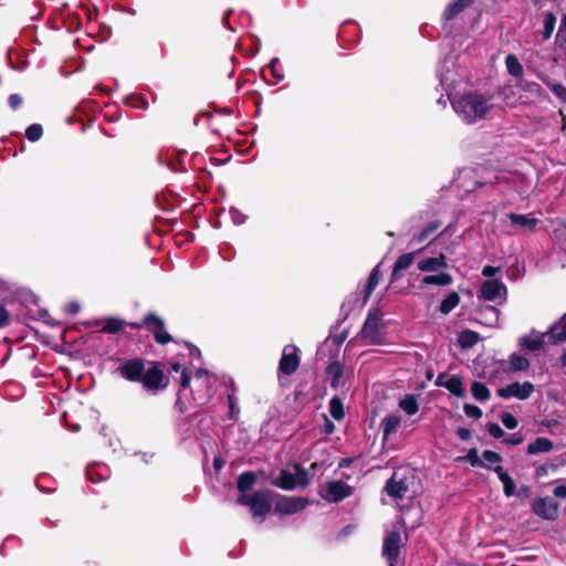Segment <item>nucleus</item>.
Listing matches in <instances>:
<instances>
[{
  "label": "nucleus",
  "mask_w": 566,
  "mask_h": 566,
  "mask_svg": "<svg viewBox=\"0 0 566 566\" xmlns=\"http://www.w3.org/2000/svg\"><path fill=\"white\" fill-rule=\"evenodd\" d=\"M452 62L444 61L438 69V77L442 88L448 93L454 112L468 124L475 123L486 115L490 109L489 99L479 93H464L459 96L451 97L450 90L455 82L450 70Z\"/></svg>",
  "instance_id": "1"
},
{
  "label": "nucleus",
  "mask_w": 566,
  "mask_h": 566,
  "mask_svg": "<svg viewBox=\"0 0 566 566\" xmlns=\"http://www.w3.org/2000/svg\"><path fill=\"white\" fill-rule=\"evenodd\" d=\"M213 384V376L206 369H198L193 377L189 376L188 370H184L175 409L180 413H185L193 406H205L214 394Z\"/></svg>",
  "instance_id": "2"
},
{
  "label": "nucleus",
  "mask_w": 566,
  "mask_h": 566,
  "mask_svg": "<svg viewBox=\"0 0 566 566\" xmlns=\"http://www.w3.org/2000/svg\"><path fill=\"white\" fill-rule=\"evenodd\" d=\"M237 502L249 507L252 516L262 522L271 511V491L259 490L251 494H240Z\"/></svg>",
  "instance_id": "3"
},
{
  "label": "nucleus",
  "mask_w": 566,
  "mask_h": 566,
  "mask_svg": "<svg viewBox=\"0 0 566 566\" xmlns=\"http://www.w3.org/2000/svg\"><path fill=\"white\" fill-rule=\"evenodd\" d=\"M478 298L501 305L507 298L506 285L500 279H488L481 284Z\"/></svg>",
  "instance_id": "4"
},
{
  "label": "nucleus",
  "mask_w": 566,
  "mask_h": 566,
  "mask_svg": "<svg viewBox=\"0 0 566 566\" xmlns=\"http://www.w3.org/2000/svg\"><path fill=\"white\" fill-rule=\"evenodd\" d=\"M382 317L379 311H370L360 331V335L368 344L379 345L384 336L381 332Z\"/></svg>",
  "instance_id": "5"
},
{
  "label": "nucleus",
  "mask_w": 566,
  "mask_h": 566,
  "mask_svg": "<svg viewBox=\"0 0 566 566\" xmlns=\"http://www.w3.org/2000/svg\"><path fill=\"white\" fill-rule=\"evenodd\" d=\"M352 493L353 488L342 480L328 481L319 491L322 499L331 503H338L350 496Z\"/></svg>",
  "instance_id": "6"
},
{
  "label": "nucleus",
  "mask_w": 566,
  "mask_h": 566,
  "mask_svg": "<svg viewBox=\"0 0 566 566\" xmlns=\"http://www.w3.org/2000/svg\"><path fill=\"white\" fill-rule=\"evenodd\" d=\"M133 326L136 328L144 326L154 335L156 342L159 344L165 345L172 340L171 336L165 328L164 321L153 313L145 315L143 323H136Z\"/></svg>",
  "instance_id": "7"
},
{
  "label": "nucleus",
  "mask_w": 566,
  "mask_h": 566,
  "mask_svg": "<svg viewBox=\"0 0 566 566\" xmlns=\"http://www.w3.org/2000/svg\"><path fill=\"white\" fill-rule=\"evenodd\" d=\"M412 479L413 476H408L405 473L396 471L387 481L385 491L394 500H402L409 490Z\"/></svg>",
  "instance_id": "8"
},
{
  "label": "nucleus",
  "mask_w": 566,
  "mask_h": 566,
  "mask_svg": "<svg viewBox=\"0 0 566 566\" xmlns=\"http://www.w3.org/2000/svg\"><path fill=\"white\" fill-rule=\"evenodd\" d=\"M534 389V385L531 381H515L499 388L496 395L503 399L516 398L518 400H525L532 396Z\"/></svg>",
  "instance_id": "9"
},
{
  "label": "nucleus",
  "mask_w": 566,
  "mask_h": 566,
  "mask_svg": "<svg viewBox=\"0 0 566 566\" xmlns=\"http://www.w3.org/2000/svg\"><path fill=\"white\" fill-rule=\"evenodd\" d=\"M533 512L546 521H555L558 517L559 504L552 497H537L532 502Z\"/></svg>",
  "instance_id": "10"
},
{
  "label": "nucleus",
  "mask_w": 566,
  "mask_h": 566,
  "mask_svg": "<svg viewBox=\"0 0 566 566\" xmlns=\"http://www.w3.org/2000/svg\"><path fill=\"white\" fill-rule=\"evenodd\" d=\"M401 536L398 531L389 532L382 544V555L387 558L389 566H395L400 553Z\"/></svg>",
  "instance_id": "11"
},
{
  "label": "nucleus",
  "mask_w": 566,
  "mask_h": 566,
  "mask_svg": "<svg viewBox=\"0 0 566 566\" xmlns=\"http://www.w3.org/2000/svg\"><path fill=\"white\" fill-rule=\"evenodd\" d=\"M297 347L294 345H286L283 348L282 357L279 364V370L285 375H292L300 365V357L297 355Z\"/></svg>",
  "instance_id": "12"
},
{
  "label": "nucleus",
  "mask_w": 566,
  "mask_h": 566,
  "mask_svg": "<svg viewBox=\"0 0 566 566\" xmlns=\"http://www.w3.org/2000/svg\"><path fill=\"white\" fill-rule=\"evenodd\" d=\"M306 505V499L295 496H282L275 503V511L283 515H292L304 510Z\"/></svg>",
  "instance_id": "13"
},
{
  "label": "nucleus",
  "mask_w": 566,
  "mask_h": 566,
  "mask_svg": "<svg viewBox=\"0 0 566 566\" xmlns=\"http://www.w3.org/2000/svg\"><path fill=\"white\" fill-rule=\"evenodd\" d=\"M144 370V361L138 358L126 360L118 367L120 376L129 381H140Z\"/></svg>",
  "instance_id": "14"
},
{
  "label": "nucleus",
  "mask_w": 566,
  "mask_h": 566,
  "mask_svg": "<svg viewBox=\"0 0 566 566\" xmlns=\"http://www.w3.org/2000/svg\"><path fill=\"white\" fill-rule=\"evenodd\" d=\"M436 385L448 389L452 395L457 397H464L465 389L462 384L461 377L457 375L440 374L436 379Z\"/></svg>",
  "instance_id": "15"
},
{
  "label": "nucleus",
  "mask_w": 566,
  "mask_h": 566,
  "mask_svg": "<svg viewBox=\"0 0 566 566\" xmlns=\"http://www.w3.org/2000/svg\"><path fill=\"white\" fill-rule=\"evenodd\" d=\"M140 382H143L145 388L150 390L164 389L167 386L165 376L158 367L145 369Z\"/></svg>",
  "instance_id": "16"
},
{
  "label": "nucleus",
  "mask_w": 566,
  "mask_h": 566,
  "mask_svg": "<svg viewBox=\"0 0 566 566\" xmlns=\"http://www.w3.org/2000/svg\"><path fill=\"white\" fill-rule=\"evenodd\" d=\"M512 227L520 232H531L538 224L539 220L532 214H522L511 212L507 214Z\"/></svg>",
  "instance_id": "17"
},
{
  "label": "nucleus",
  "mask_w": 566,
  "mask_h": 566,
  "mask_svg": "<svg viewBox=\"0 0 566 566\" xmlns=\"http://www.w3.org/2000/svg\"><path fill=\"white\" fill-rule=\"evenodd\" d=\"M545 338L548 339V331L544 334L532 331L530 334L520 338L518 344L528 350H538L545 344Z\"/></svg>",
  "instance_id": "18"
},
{
  "label": "nucleus",
  "mask_w": 566,
  "mask_h": 566,
  "mask_svg": "<svg viewBox=\"0 0 566 566\" xmlns=\"http://www.w3.org/2000/svg\"><path fill=\"white\" fill-rule=\"evenodd\" d=\"M418 253L419 251H413L398 256L392 269L391 281H397L402 277V272L410 268Z\"/></svg>",
  "instance_id": "19"
},
{
  "label": "nucleus",
  "mask_w": 566,
  "mask_h": 566,
  "mask_svg": "<svg viewBox=\"0 0 566 566\" xmlns=\"http://www.w3.org/2000/svg\"><path fill=\"white\" fill-rule=\"evenodd\" d=\"M548 342L552 344L566 342V314L549 328Z\"/></svg>",
  "instance_id": "20"
},
{
  "label": "nucleus",
  "mask_w": 566,
  "mask_h": 566,
  "mask_svg": "<svg viewBox=\"0 0 566 566\" xmlns=\"http://www.w3.org/2000/svg\"><path fill=\"white\" fill-rule=\"evenodd\" d=\"M493 471L496 473L499 480L503 484V493L505 496H513L516 492V485L514 480L509 475L506 471L501 465H496L493 468Z\"/></svg>",
  "instance_id": "21"
},
{
  "label": "nucleus",
  "mask_w": 566,
  "mask_h": 566,
  "mask_svg": "<svg viewBox=\"0 0 566 566\" xmlns=\"http://www.w3.org/2000/svg\"><path fill=\"white\" fill-rule=\"evenodd\" d=\"M86 476L93 483L104 481L109 476V469L102 463L90 464L86 468Z\"/></svg>",
  "instance_id": "22"
},
{
  "label": "nucleus",
  "mask_w": 566,
  "mask_h": 566,
  "mask_svg": "<svg viewBox=\"0 0 566 566\" xmlns=\"http://www.w3.org/2000/svg\"><path fill=\"white\" fill-rule=\"evenodd\" d=\"M271 483L282 490H294L297 486L298 481L293 473L283 470L279 476L272 480Z\"/></svg>",
  "instance_id": "23"
},
{
  "label": "nucleus",
  "mask_w": 566,
  "mask_h": 566,
  "mask_svg": "<svg viewBox=\"0 0 566 566\" xmlns=\"http://www.w3.org/2000/svg\"><path fill=\"white\" fill-rule=\"evenodd\" d=\"M343 374L344 365L340 361H333L326 368V376L333 388H337L342 385Z\"/></svg>",
  "instance_id": "24"
},
{
  "label": "nucleus",
  "mask_w": 566,
  "mask_h": 566,
  "mask_svg": "<svg viewBox=\"0 0 566 566\" xmlns=\"http://www.w3.org/2000/svg\"><path fill=\"white\" fill-rule=\"evenodd\" d=\"M447 266L443 255L436 258H427L418 262V269L422 272H437Z\"/></svg>",
  "instance_id": "25"
},
{
  "label": "nucleus",
  "mask_w": 566,
  "mask_h": 566,
  "mask_svg": "<svg viewBox=\"0 0 566 566\" xmlns=\"http://www.w3.org/2000/svg\"><path fill=\"white\" fill-rule=\"evenodd\" d=\"M507 364V370L512 373L526 371L531 366L530 360L525 356L516 353L509 356Z\"/></svg>",
  "instance_id": "26"
},
{
  "label": "nucleus",
  "mask_w": 566,
  "mask_h": 566,
  "mask_svg": "<svg viewBox=\"0 0 566 566\" xmlns=\"http://www.w3.org/2000/svg\"><path fill=\"white\" fill-rule=\"evenodd\" d=\"M554 448L553 442L548 438L539 437L527 446L528 454L547 453Z\"/></svg>",
  "instance_id": "27"
},
{
  "label": "nucleus",
  "mask_w": 566,
  "mask_h": 566,
  "mask_svg": "<svg viewBox=\"0 0 566 566\" xmlns=\"http://www.w3.org/2000/svg\"><path fill=\"white\" fill-rule=\"evenodd\" d=\"M196 416L197 413H191L189 416H181L177 418L175 428L178 434H180L182 438H187L191 434L192 421Z\"/></svg>",
  "instance_id": "28"
},
{
  "label": "nucleus",
  "mask_w": 566,
  "mask_h": 566,
  "mask_svg": "<svg viewBox=\"0 0 566 566\" xmlns=\"http://www.w3.org/2000/svg\"><path fill=\"white\" fill-rule=\"evenodd\" d=\"M474 0H455L452 3H450L444 12L443 18L446 20H452L455 18L460 12H462L465 8L471 6Z\"/></svg>",
  "instance_id": "29"
},
{
  "label": "nucleus",
  "mask_w": 566,
  "mask_h": 566,
  "mask_svg": "<svg viewBox=\"0 0 566 566\" xmlns=\"http://www.w3.org/2000/svg\"><path fill=\"white\" fill-rule=\"evenodd\" d=\"M256 482V474L252 471L241 473L237 480V488L241 494H248L247 492L252 489Z\"/></svg>",
  "instance_id": "30"
},
{
  "label": "nucleus",
  "mask_w": 566,
  "mask_h": 566,
  "mask_svg": "<svg viewBox=\"0 0 566 566\" xmlns=\"http://www.w3.org/2000/svg\"><path fill=\"white\" fill-rule=\"evenodd\" d=\"M401 423V418L398 415L391 413L387 415L380 423L382 429L384 438L387 439L391 433H394L399 424Z\"/></svg>",
  "instance_id": "31"
},
{
  "label": "nucleus",
  "mask_w": 566,
  "mask_h": 566,
  "mask_svg": "<svg viewBox=\"0 0 566 566\" xmlns=\"http://www.w3.org/2000/svg\"><path fill=\"white\" fill-rule=\"evenodd\" d=\"M452 283V276L449 273L442 272L433 275H426L422 277V284L429 285H440L448 286Z\"/></svg>",
  "instance_id": "32"
},
{
  "label": "nucleus",
  "mask_w": 566,
  "mask_h": 566,
  "mask_svg": "<svg viewBox=\"0 0 566 566\" xmlns=\"http://www.w3.org/2000/svg\"><path fill=\"white\" fill-rule=\"evenodd\" d=\"M460 303V296L457 292H451L442 300L439 306L441 314L447 315L453 311Z\"/></svg>",
  "instance_id": "33"
},
{
  "label": "nucleus",
  "mask_w": 566,
  "mask_h": 566,
  "mask_svg": "<svg viewBox=\"0 0 566 566\" xmlns=\"http://www.w3.org/2000/svg\"><path fill=\"white\" fill-rule=\"evenodd\" d=\"M399 408L403 410L408 416H413L419 410V405L416 396L407 395L399 401Z\"/></svg>",
  "instance_id": "34"
},
{
  "label": "nucleus",
  "mask_w": 566,
  "mask_h": 566,
  "mask_svg": "<svg viewBox=\"0 0 566 566\" xmlns=\"http://www.w3.org/2000/svg\"><path fill=\"white\" fill-rule=\"evenodd\" d=\"M505 65L507 72L514 77H521L523 75V66L518 59L514 54H509L505 59Z\"/></svg>",
  "instance_id": "35"
},
{
  "label": "nucleus",
  "mask_w": 566,
  "mask_h": 566,
  "mask_svg": "<svg viewBox=\"0 0 566 566\" xmlns=\"http://www.w3.org/2000/svg\"><path fill=\"white\" fill-rule=\"evenodd\" d=\"M472 396L479 401H488L490 399L489 388L479 381H474L471 386Z\"/></svg>",
  "instance_id": "36"
},
{
  "label": "nucleus",
  "mask_w": 566,
  "mask_h": 566,
  "mask_svg": "<svg viewBox=\"0 0 566 566\" xmlns=\"http://www.w3.org/2000/svg\"><path fill=\"white\" fill-rule=\"evenodd\" d=\"M379 280H380V270H379V265H376L373 269V271L368 277L366 287H365V300H367L370 296V294L373 293V291L379 283Z\"/></svg>",
  "instance_id": "37"
},
{
  "label": "nucleus",
  "mask_w": 566,
  "mask_h": 566,
  "mask_svg": "<svg viewBox=\"0 0 566 566\" xmlns=\"http://www.w3.org/2000/svg\"><path fill=\"white\" fill-rule=\"evenodd\" d=\"M329 413L335 420H342L345 417L343 401L338 397L329 400Z\"/></svg>",
  "instance_id": "38"
},
{
  "label": "nucleus",
  "mask_w": 566,
  "mask_h": 566,
  "mask_svg": "<svg viewBox=\"0 0 566 566\" xmlns=\"http://www.w3.org/2000/svg\"><path fill=\"white\" fill-rule=\"evenodd\" d=\"M482 461L484 462L483 468L492 470L494 467L500 465V463L502 462V457L492 450H484L482 453Z\"/></svg>",
  "instance_id": "39"
},
{
  "label": "nucleus",
  "mask_w": 566,
  "mask_h": 566,
  "mask_svg": "<svg viewBox=\"0 0 566 566\" xmlns=\"http://www.w3.org/2000/svg\"><path fill=\"white\" fill-rule=\"evenodd\" d=\"M440 228V223L437 221L430 222L422 231L413 237V241L417 243L424 242L430 235H432Z\"/></svg>",
  "instance_id": "40"
},
{
  "label": "nucleus",
  "mask_w": 566,
  "mask_h": 566,
  "mask_svg": "<svg viewBox=\"0 0 566 566\" xmlns=\"http://www.w3.org/2000/svg\"><path fill=\"white\" fill-rule=\"evenodd\" d=\"M479 342V334L472 331H463L459 336V343L462 347H471Z\"/></svg>",
  "instance_id": "41"
},
{
  "label": "nucleus",
  "mask_w": 566,
  "mask_h": 566,
  "mask_svg": "<svg viewBox=\"0 0 566 566\" xmlns=\"http://www.w3.org/2000/svg\"><path fill=\"white\" fill-rule=\"evenodd\" d=\"M459 462H469L472 467H484V462L479 458L476 449H470L463 457L457 459Z\"/></svg>",
  "instance_id": "42"
},
{
  "label": "nucleus",
  "mask_w": 566,
  "mask_h": 566,
  "mask_svg": "<svg viewBox=\"0 0 566 566\" xmlns=\"http://www.w3.org/2000/svg\"><path fill=\"white\" fill-rule=\"evenodd\" d=\"M556 24V18L552 12L545 13L544 17V32H543V39L547 40L553 34V31L555 29Z\"/></svg>",
  "instance_id": "43"
},
{
  "label": "nucleus",
  "mask_w": 566,
  "mask_h": 566,
  "mask_svg": "<svg viewBox=\"0 0 566 566\" xmlns=\"http://www.w3.org/2000/svg\"><path fill=\"white\" fill-rule=\"evenodd\" d=\"M125 327V322L119 318H108L103 327L107 333L115 334Z\"/></svg>",
  "instance_id": "44"
},
{
  "label": "nucleus",
  "mask_w": 566,
  "mask_h": 566,
  "mask_svg": "<svg viewBox=\"0 0 566 566\" xmlns=\"http://www.w3.org/2000/svg\"><path fill=\"white\" fill-rule=\"evenodd\" d=\"M556 43L562 50L566 51V14L562 18L560 25L556 34Z\"/></svg>",
  "instance_id": "45"
},
{
  "label": "nucleus",
  "mask_w": 566,
  "mask_h": 566,
  "mask_svg": "<svg viewBox=\"0 0 566 566\" xmlns=\"http://www.w3.org/2000/svg\"><path fill=\"white\" fill-rule=\"evenodd\" d=\"M42 134L43 129L40 124H32L25 130V137L33 143L38 142L42 137Z\"/></svg>",
  "instance_id": "46"
},
{
  "label": "nucleus",
  "mask_w": 566,
  "mask_h": 566,
  "mask_svg": "<svg viewBox=\"0 0 566 566\" xmlns=\"http://www.w3.org/2000/svg\"><path fill=\"white\" fill-rule=\"evenodd\" d=\"M228 401H229V416L231 419H235L237 416L240 412L239 406H238V399L234 394L228 395Z\"/></svg>",
  "instance_id": "47"
},
{
  "label": "nucleus",
  "mask_w": 566,
  "mask_h": 566,
  "mask_svg": "<svg viewBox=\"0 0 566 566\" xmlns=\"http://www.w3.org/2000/svg\"><path fill=\"white\" fill-rule=\"evenodd\" d=\"M10 324V313L7 310V303L3 300L0 302V328L6 327Z\"/></svg>",
  "instance_id": "48"
},
{
  "label": "nucleus",
  "mask_w": 566,
  "mask_h": 566,
  "mask_svg": "<svg viewBox=\"0 0 566 566\" xmlns=\"http://www.w3.org/2000/svg\"><path fill=\"white\" fill-rule=\"evenodd\" d=\"M501 421L507 429H515L518 424L517 419L510 412H503Z\"/></svg>",
  "instance_id": "49"
},
{
  "label": "nucleus",
  "mask_w": 566,
  "mask_h": 566,
  "mask_svg": "<svg viewBox=\"0 0 566 566\" xmlns=\"http://www.w3.org/2000/svg\"><path fill=\"white\" fill-rule=\"evenodd\" d=\"M279 63H280L279 57H273V59L270 61L269 66H270V69H271V74H272V76H273L276 81L281 82V81H283V80H284V74H283L282 72H280V71H279V69H277Z\"/></svg>",
  "instance_id": "50"
},
{
  "label": "nucleus",
  "mask_w": 566,
  "mask_h": 566,
  "mask_svg": "<svg viewBox=\"0 0 566 566\" xmlns=\"http://www.w3.org/2000/svg\"><path fill=\"white\" fill-rule=\"evenodd\" d=\"M549 88L560 101L566 102V87L562 83H552Z\"/></svg>",
  "instance_id": "51"
},
{
  "label": "nucleus",
  "mask_w": 566,
  "mask_h": 566,
  "mask_svg": "<svg viewBox=\"0 0 566 566\" xmlns=\"http://www.w3.org/2000/svg\"><path fill=\"white\" fill-rule=\"evenodd\" d=\"M463 411L469 418L479 419L482 417V410L475 405H464Z\"/></svg>",
  "instance_id": "52"
},
{
  "label": "nucleus",
  "mask_w": 566,
  "mask_h": 566,
  "mask_svg": "<svg viewBox=\"0 0 566 566\" xmlns=\"http://www.w3.org/2000/svg\"><path fill=\"white\" fill-rule=\"evenodd\" d=\"M229 214L231 217L232 222L237 226H240L245 221V216L241 213L237 208H231L229 210Z\"/></svg>",
  "instance_id": "53"
},
{
  "label": "nucleus",
  "mask_w": 566,
  "mask_h": 566,
  "mask_svg": "<svg viewBox=\"0 0 566 566\" xmlns=\"http://www.w3.org/2000/svg\"><path fill=\"white\" fill-rule=\"evenodd\" d=\"M488 431L493 438L500 439L504 437V430L497 423H489Z\"/></svg>",
  "instance_id": "54"
},
{
  "label": "nucleus",
  "mask_w": 566,
  "mask_h": 566,
  "mask_svg": "<svg viewBox=\"0 0 566 566\" xmlns=\"http://www.w3.org/2000/svg\"><path fill=\"white\" fill-rule=\"evenodd\" d=\"M501 272V269L497 268V266H492V265H485L483 269H482V275L488 277V279H494L493 276H495L497 273Z\"/></svg>",
  "instance_id": "55"
},
{
  "label": "nucleus",
  "mask_w": 566,
  "mask_h": 566,
  "mask_svg": "<svg viewBox=\"0 0 566 566\" xmlns=\"http://www.w3.org/2000/svg\"><path fill=\"white\" fill-rule=\"evenodd\" d=\"M503 442L506 444L517 446L523 442V437L521 433H513L509 438L503 439Z\"/></svg>",
  "instance_id": "56"
},
{
  "label": "nucleus",
  "mask_w": 566,
  "mask_h": 566,
  "mask_svg": "<svg viewBox=\"0 0 566 566\" xmlns=\"http://www.w3.org/2000/svg\"><path fill=\"white\" fill-rule=\"evenodd\" d=\"M8 102L12 109H17L22 104V97L19 94H11Z\"/></svg>",
  "instance_id": "57"
},
{
  "label": "nucleus",
  "mask_w": 566,
  "mask_h": 566,
  "mask_svg": "<svg viewBox=\"0 0 566 566\" xmlns=\"http://www.w3.org/2000/svg\"><path fill=\"white\" fill-rule=\"evenodd\" d=\"M132 106L136 108H147L148 103L143 96L132 97Z\"/></svg>",
  "instance_id": "58"
},
{
  "label": "nucleus",
  "mask_w": 566,
  "mask_h": 566,
  "mask_svg": "<svg viewBox=\"0 0 566 566\" xmlns=\"http://www.w3.org/2000/svg\"><path fill=\"white\" fill-rule=\"evenodd\" d=\"M553 494L559 499H566V485H558L553 490Z\"/></svg>",
  "instance_id": "59"
},
{
  "label": "nucleus",
  "mask_w": 566,
  "mask_h": 566,
  "mask_svg": "<svg viewBox=\"0 0 566 566\" xmlns=\"http://www.w3.org/2000/svg\"><path fill=\"white\" fill-rule=\"evenodd\" d=\"M457 434L463 441H467L471 438V431L467 428H459L457 430Z\"/></svg>",
  "instance_id": "60"
},
{
  "label": "nucleus",
  "mask_w": 566,
  "mask_h": 566,
  "mask_svg": "<svg viewBox=\"0 0 566 566\" xmlns=\"http://www.w3.org/2000/svg\"><path fill=\"white\" fill-rule=\"evenodd\" d=\"M65 311L71 315H75L80 311V305L77 303H69L65 306Z\"/></svg>",
  "instance_id": "61"
},
{
  "label": "nucleus",
  "mask_w": 566,
  "mask_h": 566,
  "mask_svg": "<svg viewBox=\"0 0 566 566\" xmlns=\"http://www.w3.org/2000/svg\"><path fill=\"white\" fill-rule=\"evenodd\" d=\"M334 430H335V424L328 418L325 417L324 432L326 434H331L334 432Z\"/></svg>",
  "instance_id": "62"
},
{
  "label": "nucleus",
  "mask_w": 566,
  "mask_h": 566,
  "mask_svg": "<svg viewBox=\"0 0 566 566\" xmlns=\"http://www.w3.org/2000/svg\"><path fill=\"white\" fill-rule=\"evenodd\" d=\"M170 368H171V370H174L176 373H178V371L182 373L184 370H186L185 368H182V365L179 361H172L170 364Z\"/></svg>",
  "instance_id": "63"
},
{
  "label": "nucleus",
  "mask_w": 566,
  "mask_h": 566,
  "mask_svg": "<svg viewBox=\"0 0 566 566\" xmlns=\"http://www.w3.org/2000/svg\"><path fill=\"white\" fill-rule=\"evenodd\" d=\"M560 361L563 366H566V352L562 355Z\"/></svg>",
  "instance_id": "64"
}]
</instances>
